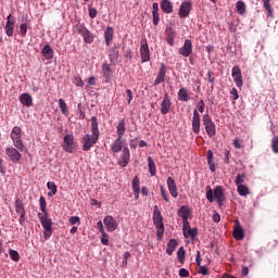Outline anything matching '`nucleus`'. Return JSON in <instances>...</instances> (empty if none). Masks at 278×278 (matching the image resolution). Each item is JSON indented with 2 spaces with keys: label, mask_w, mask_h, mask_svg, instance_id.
Instances as JSON below:
<instances>
[{
  "label": "nucleus",
  "mask_w": 278,
  "mask_h": 278,
  "mask_svg": "<svg viewBox=\"0 0 278 278\" xmlns=\"http://www.w3.org/2000/svg\"><path fill=\"white\" fill-rule=\"evenodd\" d=\"M101 131L99 130V119L91 117V135H85L81 139L83 151H90L99 142Z\"/></svg>",
  "instance_id": "1"
},
{
  "label": "nucleus",
  "mask_w": 278,
  "mask_h": 278,
  "mask_svg": "<svg viewBox=\"0 0 278 278\" xmlns=\"http://www.w3.org/2000/svg\"><path fill=\"white\" fill-rule=\"evenodd\" d=\"M38 218L45 229L43 237L46 240H49V238H51V233H53V222L49 218V213H38Z\"/></svg>",
  "instance_id": "2"
},
{
  "label": "nucleus",
  "mask_w": 278,
  "mask_h": 278,
  "mask_svg": "<svg viewBox=\"0 0 278 278\" xmlns=\"http://www.w3.org/2000/svg\"><path fill=\"white\" fill-rule=\"evenodd\" d=\"M10 136L15 149L18 151H25V144H23V129L15 126L12 128Z\"/></svg>",
  "instance_id": "3"
},
{
  "label": "nucleus",
  "mask_w": 278,
  "mask_h": 278,
  "mask_svg": "<svg viewBox=\"0 0 278 278\" xmlns=\"http://www.w3.org/2000/svg\"><path fill=\"white\" fill-rule=\"evenodd\" d=\"M153 223L156 227L157 238H162L164 236V217H162V212H160L157 205H154Z\"/></svg>",
  "instance_id": "4"
},
{
  "label": "nucleus",
  "mask_w": 278,
  "mask_h": 278,
  "mask_svg": "<svg viewBox=\"0 0 278 278\" xmlns=\"http://www.w3.org/2000/svg\"><path fill=\"white\" fill-rule=\"evenodd\" d=\"M75 34H79L84 38V42L92 45L94 42V35L84 24H76L74 26Z\"/></svg>",
  "instance_id": "5"
},
{
  "label": "nucleus",
  "mask_w": 278,
  "mask_h": 278,
  "mask_svg": "<svg viewBox=\"0 0 278 278\" xmlns=\"http://www.w3.org/2000/svg\"><path fill=\"white\" fill-rule=\"evenodd\" d=\"M202 122L208 138H214L216 136V124H214L210 114H204Z\"/></svg>",
  "instance_id": "6"
},
{
  "label": "nucleus",
  "mask_w": 278,
  "mask_h": 278,
  "mask_svg": "<svg viewBox=\"0 0 278 278\" xmlns=\"http://www.w3.org/2000/svg\"><path fill=\"white\" fill-rule=\"evenodd\" d=\"M62 147L65 153H73L76 149L75 137L73 135H65Z\"/></svg>",
  "instance_id": "7"
},
{
  "label": "nucleus",
  "mask_w": 278,
  "mask_h": 278,
  "mask_svg": "<svg viewBox=\"0 0 278 278\" xmlns=\"http://www.w3.org/2000/svg\"><path fill=\"white\" fill-rule=\"evenodd\" d=\"M140 45V58L142 64H144V62H149L151 60V52L149 51V43L147 42V39H141Z\"/></svg>",
  "instance_id": "8"
},
{
  "label": "nucleus",
  "mask_w": 278,
  "mask_h": 278,
  "mask_svg": "<svg viewBox=\"0 0 278 278\" xmlns=\"http://www.w3.org/2000/svg\"><path fill=\"white\" fill-rule=\"evenodd\" d=\"M190 12H192V2L190 1L181 2L178 11L179 18H188V16H190Z\"/></svg>",
  "instance_id": "9"
},
{
  "label": "nucleus",
  "mask_w": 278,
  "mask_h": 278,
  "mask_svg": "<svg viewBox=\"0 0 278 278\" xmlns=\"http://www.w3.org/2000/svg\"><path fill=\"white\" fill-rule=\"evenodd\" d=\"M231 75L237 88H241L244 81L242 80V70H240V66H233L231 70Z\"/></svg>",
  "instance_id": "10"
},
{
  "label": "nucleus",
  "mask_w": 278,
  "mask_h": 278,
  "mask_svg": "<svg viewBox=\"0 0 278 278\" xmlns=\"http://www.w3.org/2000/svg\"><path fill=\"white\" fill-rule=\"evenodd\" d=\"M103 223L106 227V231H110L111 233L118 229V223H116V219L111 215L105 216Z\"/></svg>",
  "instance_id": "11"
},
{
  "label": "nucleus",
  "mask_w": 278,
  "mask_h": 278,
  "mask_svg": "<svg viewBox=\"0 0 278 278\" xmlns=\"http://www.w3.org/2000/svg\"><path fill=\"white\" fill-rule=\"evenodd\" d=\"M170 108H173V102H170V96L166 92L161 103V114H168V112H170Z\"/></svg>",
  "instance_id": "12"
},
{
  "label": "nucleus",
  "mask_w": 278,
  "mask_h": 278,
  "mask_svg": "<svg viewBox=\"0 0 278 278\" xmlns=\"http://www.w3.org/2000/svg\"><path fill=\"white\" fill-rule=\"evenodd\" d=\"M182 58H190L192 53V41L190 39H186L184 46L178 50Z\"/></svg>",
  "instance_id": "13"
},
{
  "label": "nucleus",
  "mask_w": 278,
  "mask_h": 278,
  "mask_svg": "<svg viewBox=\"0 0 278 278\" xmlns=\"http://www.w3.org/2000/svg\"><path fill=\"white\" fill-rule=\"evenodd\" d=\"M192 131L193 134H199L201 131V115L197 110L193 111Z\"/></svg>",
  "instance_id": "14"
},
{
  "label": "nucleus",
  "mask_w": 278,
  "mask_h": 278,
  "mask_svg": "<svg viewBox=\"0 0 278 278\" xmlns=\"http://www.w3.org/2000/svg\"><path fill=\"white\" fill-rule=\"evenodd\" d=\"M232 236H233L235 240H244V230L242 229V226L240 225V220H235Z\"/></svg>",
  "instance_id": "15"
},
{
  "label": "nucleus",
  "mask_w": 278,
  "mask_h": 278,
  "mask_svg": "<svg viewBox=\"0 0 278 278\" xmlns=\"http://www.w3.org/2000/svg\"><path fill=\"white\" fill-rule=\"evenodd\" d=\"M5 154L10 157L11 162H21V152H18L17 148H8Z\"/></svg>",
  "instance_id": "16"
},
{
  "label": "nucleus",
  "mask_w": 278,
  "mask_h": 278,
  "mask_svg": "<svg viewBox=\"0 0 278 278\" xmlns=\"http://www.w3.org/2000/svg\"><path fill=\"white\" fill-rule=\"evenodd\" d=\"M14 17H12V14H9L7 17V25L4 26L5 34L9 37H12L14 35Z\"/></svg>",
  "instance_id": "17"
},
{
  "label": "nucleus",
  "mask_w": 278,
  "mask_h": 278,
  "mask_svg": "<svg viewBox=\"0 0 278 278\" xmlns=\"http://www.w3.org/2000/svg\"><path fill=\"white\" fill-rule=\"evenodd\" d=\"M165 34L167 45H169V47H175V38H177V31H175L173 27H167Z\"/></svg>",
  "instance_id": "18"
},
{
  "label": "nucleus",
  "mask_w": 278,
  "mask_h": 278,
  "mask_svg": "<svg viewBox=\"0 0 278 278\" xmlns=\"http://www.w3.org/2000/svg\"><path fill=\"white\" fill-rule=\"evenodd\" d=\"M164 77H166V65L164 63H161V67L154 80V86H160V84H164Z\"/></svg>",
  "instance_id": "19"
},
{
  "label": "nucleus",
  "mask_w": 278,
  "mask_h": 278,
  "mask_svg": "<svg viewBox=\"0 0 278 278\" xmlns=\"http://www.w3.org/2000/svg\"><path fill=\"white\" fill-rule=\"evenodd\" d=\"M167 188L174 199H177V197H179V193L177 192V184L175 182V179H173V177L167 178Z\"/></svg>",
  "instance_id": "20"
},
{
  "label": "nucleus",
  "mask_w": 278,
  "mask_h": 278,
  "mask_svg": "<svg viewBox=\"0 0 278 278\" xmlns=\"http://www.w3.org/2000/svg\"><path fill=\"white\" fill-rule=\"evenodd\" d=\"M195 262L198 264V273L199 275H203L204 277L210 275V269L207 267L201 265V251H197Z\"/></svg>",
  "instance_id": "21"
},
{
  "label": "nucleus",
  "mask_w": 278,
  "mask_h": 278,
  "mask_svg": "<svg viewBox=\"0 0 278 278\" xmlns=\"http://www.w3.org/2000/svg\"><path fill=\"white\" fill-rule=\"evenodd\" d=\"M129 157H131L129 148H124L122 155H121V161L118 162V164H119V166H122V168H125V166H127V164H129Z\"/></svg>",
  "instance_id": "22"
},
{
  "label": "nucleus",
  "mask_w": 278,
  "mask_h": 278,
  "mask_svg": "<svg viewBox=\"0 0 278 278\" xmlns=\"http://www.w3.org/2000/svg\"><path fill=\"white\" fill-rule=\"evenodd\" d=\"M109 58H110L111 64L116 65V62H118V48H117V46H113L109 50Z\"/></svg>",
  "instance_id": "23"
},
{
  "label": "nucleus",
  "mask_w": 278,
  "mask_h": 278,
  "mask_svg": "<svg viewBox=\"0 0 278 278\" xmlns=\"http://www.w3.org/2000/svg\"><path fill=\"white\" fill-rule=\"evenodd\" d=\"M214 197L217 200L218 205H223V201H225V192L220 186H217L214 189Z\"/></svg>",
  "instance_id": "24"
},
{
  "label": "nucleus",
  "mask_w": 278,
  "mask_h": 278,
  "mask_svg": "<svg viewBox=\"0 0 278 278\" xmlns=\"http://www.w3.org/2000/svg\"><path fill=\"white\" fill-rule=\"evenodd\" d=\"M20 102L26 108H31V105L34 104V99H31V96L29 93H23L20 96Z\"/></svg>",
  "instance_id": "25"
},
{
  "label": "nucleus",
  "mask_w": 278,
  "mask_h": 278,
  "mask_svg": "<svg viewBox=\"0 0 278 278\" xmlns=\"http://www.w3.org/2000/svg\"><path fill=\"white\" fill-rule=\"evenodd\" d=\"M112 153H121L123 151V138L117 137L111 146Z\"/></svg>",
  "instance_id": "26"
},
{
  "label": "nucleus",
  "mask_w": 278,
  "mask_h": 278,
  "mask_svg": "<svg viewBox=\"0 0 278 278\" xmlns=\"http://www.w3.org/2000/svg\"><path fill=\"white\" fill-rule=\"evenodd\" d=\"M161 10L165 14H173V2H170V0L161 1Z\"/></svg>",
  "instance_id": "27"
},
{
  "label": "nucleus",
  "mask_w": 278,
  "mask_h": 278,
  "mask_svg": "<svg viewBox=\"0 0 278 278\" xmlns=\"http://www.w3.org/2000/svg\"><path fill=\"white\" fill-rule=\"evenodd\" d=\"M178 245L179 242L177 241V239H170L166 247L167 255H172L173 253H175V250L177 249Z\"/></svg>",
  "instance_id": "28"
},
{
  "label": "nucleus",
  "mask_w": 278,
  "mask_h": 278,
  "mask_svg": "<svg viewBox=\"0 0 278 278\" xmlns=\"http://www.w3.org/2000/svg\"><path fill=\"white\" fill-rule=\"evenodd\" d=\"M178 216H180L182 220H188V218H190V208L186 205L181 206L178 210Z\"/></svg>",
  "instance_id": "29"
},
{
  "label": "nucleus",
  "mask_w": 278,
  "mask_h": 278,
  "mask_svg": "<svg viewBox=\"0 0 278 278\" xmlns=\"http://www.w3.org/2000/svg\"><path fill=\"white\" fill-rule=\"evenodd\" d=\"M102 73H103V77H105V79H112V68L110 67V64H108V62H104L102 64Z\"/></svg>",
  "instance_id": "30"
},
{
  "label": "nucleus",
  "mask_w": 278,
  "mask_h": 278,
  "mask_svg": "<svg viewBox=\"0 0 278 278\" xmlns=\"http://www.w3.org/2000/svg\"><path fill=\"white\" fill-rule=\"evenodd\" d=\"M41 53L46 60H53V49H51V46H45L41 50Z\"/></svg>",
  "instance_id": "31"
},
{
  "label": "nucleus",
  "mask_w": 278,
  "mask_h": 278,
  "mask_svg": "<svg viewBox=\"0 0 278 278\" xmlns=\"http://www.w3.org/2000/svg\"><path fill=\"white\" fill-rule=\"evenodd\" d=\"M125 131H126V128H125V118H123L117 127H116V134H117V138H122L123 139V136H125Z\"/></svg>",
  "instance_id": "32"
},
{
  "label": "nucleus",
  "mask_w": 278,
  "mask_h": 278,
  "mask_svg": "<svg viewBox=\"0 0 278 278\" xmlns=\"http://www.w3.org/2000/svg\"><path fill=\"white\" fill-rule=\"evenodd\" d=\"M178 101H184L187 103V101H190V97L188 96V89L180 88L178 91Z\"/></svg>",
  "instance_id": "33"
},
{
  "label": "nucleus",
  "mask_w": 278,
  "mask_h": 278,
  "mask_svg": "<svg viewBox=\"0 0 278 278\" xmlns=\"http://www.w3.org/2000/svg\"><path fill=\"white\" fill-rule=\"evenodd\" d=\"M104 38L106 46L110 47V42H112V38H114V29L112 27H108L104 31Z\"/></svg>",
  "instance_id": "34"
},
{
  "label": "nucleus",
  "mask_w": 278,
  "mask_h": 278,
  "mask_svg": "<svg viewBox=\"0 0 278 278\" xmlns=\"http://www.w3.org/2000/svg\"><path fill=\"white\" fill-rule=\"evenodd\" d=\"M185 238H191V240H194L199 233V230L197 228H189L188 230H185L182 232Z\"/></svg>",
  "instance_id": "35"
},
{
  "label": "nucleus",
  "mask_w": 278,
  "mask_h": 278,
  "mask_svg": "<svg viewBox=\"0 0 278 278\" xmlns=\"http://www.w3.org/2000/svg\"><path fill=\"white\" fill-rule=\"evenodd\" d=\"M15 212L16 214H25V204L18 198L15 200Z\"/></svg>",
  "instance_id": "36"
},
{
  "label": "nucleus",
  "mask_w": 278,
  "mask_h": 278,
  "mask_svg": "<svg viewBox=\"0 0 278 278\" xmlns=\"http://www.w3.org/2000/svg\"><path fill=\"white\" fill-rule=\"evenodd\" d=\"M236 10L238 12V14L242 15L247 13V4L244 3V1L239 0L236 3Z\"/></svg>",
  "instance_id": "37"
},
{
  "label": "nucleus",
  "mask_w": 278,
  "mask_h": 278,
  "mask_svg": "<svg viewBox=\"0 0 278 278\" xmlns=\"http://www.w3.org/2000/svg\"><path fill=\"white\" fill-rule=\"evenodd\" d=\"M59 108L64 116H68V105H66L64 99H59Z\"/></svg>",
  "instance_id": "38"
},
{
  "label": "nucleus",
  "mask_w": 278,
  "mask_h": 278,
  "mask_svg": "<svg viewBox=\"0 0 278 278\" xmlns=\"http://www.w3.org/2000/svg\"><path fill=\"white\" fill-rule=\"evenodd\" d=\"M262 1H263V8L267 12V16L273 18L274 15H273V8L270 7V0H262Z\"/></svg>",
  "instance_id": "39"
},
{
  "label": "nucleus",
  "mask_w": 278,
  "mask_h": 278,
  "mask_svg": "<svg viewBox=\"0 0 278 278\" xmlns=\"http://www.w3.org/2000/svg\"><path fill=\"white\" fill-rule=\"evenodd\" d=\"M148 166L150 175L154 176L156 173L155 161L151 156L148 157Z\"/></svg>",
  "instance_id": "40"
},
{
  "label": "nucleus",
  "mask_w": 278,
  "mask_h": 278,
  "mask_svg": "<svg viewBox=\"0 0 278 278\" xmlns=\"http://www.w3.org/2000/svg\"><path fill=\"white\" fill-rule=\"evenodd\" d=\"M237 192L240 197H247L249 194V187L239 185V187H237Z\"/></svg>",
  "instance_id": "41"
},
{
  "label": "nucleus",
  "mask_w": 278,
  "mask_h": 278,
  "mask_svg": "<svg viewBox=\"0 0 278 278\" xmlns=\"http://www.w3.org/2000/svg\"><path fill=\"white\" fill-rule=\"evenodd\" d=\"M177 258L180 262V264H184V261L186 260V250L184 247H180L177 251Z\"/></svg>",
  "instance_id": "42"
},
{
  "label": "nucleus",
  "mask_w": 278,
  "mask_h": 278,
  "mask_svg": "<svg viewBox=\"0 0 278 278\" xmlns=\"http://www.w3.org/2000/svg\"><path fill=\"white\" fill-rule=\"evenodd\" d=\"M245 179H247L245 174H238L237 177H236V180H235V185L237 187L243 186L242 184H244Z\"/></svg>",
  "instance_id": "43"
},
{
  "label": "nucleus",
  "mask_w": 278,
  "mask_h": 278,
  "mask_svg": "<svg viewBox=\"0 0 278 278\" xmlns=\"http://www.w3.org/2000/svg\"><path fill=\"white\" fill-rule=\"evenodd\" d=\"M9 255H10V258L13 262H18L21 260V255L18 254V252L16 250L10 249L9 250Z\"/></svg>",
  "instance_id": "44"
},
{
  "label": "nucleus",
  "mask_w": 278,
  "mask_h": 278,
  "mask_svg": "<svg viewBox=\"0 0 278 278\" xmlns=\"http://www.w3.org/2000/svg\"><path fill=\"white\" fill-rule=\"evenodd\" d=\"M39 205H40V211L42 212V214H49L47 212V200L42 195L39 199Z\"/></svg>",
  "instance_id": "45"
},
{
  "label": "nucleus",
  "mask_w": 278,
  "mask_h": 278,
  "mask_svg": "<svg viewBox=\"0 0 278 278\" xmlns=\"http://www.w3.org/2000/svg\"><path fill=\"white\" fill-rule=\"evenodd\" d=\"M47 188H48V190L51 191V193H49L51 197H53L54 194L58 193V186H55V182L49 181V182L47 184Z\"/></svg>",
  "instance_id": "46"
},
{
  "label": "nucleus",
  "mask_w": 278,
  "mask_h": 278,
  "mask_svg": "<svg viewBox=\"0 0 278 278\" xmlns=\"http://www.w3.org/2000/svg\"><path fill=\"white\" fill-rule=\"evenodd\" d=\"M132 190L134 192H140V178L138 176H135L132 179Z\"/></svg>",
  "instance_id": "47"
},
{
  "label": "nucleus",
  "mask_w": 278,
  "mask_h": 278,
  "mask_svg": "<svg viewBox=\"0 0 278 278\" xmlns=\"http://www.w3.org/2000/svg\"><path fill=\"white\" fill-rule=\"evenodd\" d=\"M206 199L210 203H214V191L210 186L206 187Z\"/></svg>",
  "instance_id": "48"
},
{
  "label": "nucleus",
  "mask_w": 278,
  "mask_h": 278,
  "mask_svg": "<svg viewBox=\"0 0 278 278\" xmlns=\"http://www.w3.org/2000/svg\"><path fill=\"white\" fill-rule=\"evenodd\" d=\"M271 151L278 153V135L274 136L271 139Z\"/></svg>",
  "instance_id": "49"
},
{
  "label": "nucleus",
  "mask_w": 278,
  "mask_h": 278,
  "mask_svg": "<svg viewBox=\"0 0 278 278\" xmlns=\"http://www.w3.org/2000/svg\"><path fill=\"white\" fill-rule=\"evenodd\" d=\"M101 243L104 245V247H108V244H110V236L106 235L105 232H102L101 233Z\"/></svg>",
  "instance_id": "50"
},
{
  "label": "nucleus",
  "mask_w": 278,
  "mask_h": 278,
  "mask_svg": "<svg viewBox=\"0 0 278 278\" xmlns=\"http://www.w3.org/2000/svg\"><path fill=\"white\" fill-rule=\"evenodd\" d=\"M88 12L91 18H97L98 11L92 8V4H88Z\"/></svg>",
  "instance_id": "51"
},
{
  "label": "nucleus",
  "mask_w": 278,
  "mask_h": 278,
  "mask_svg": "<svg viewBox=\"0 0 278 278\" xmlns=\"http://www.w3.org/2000/svg\"><path fill=\"white\" fill-rule=\"evenodd\" d=\"M160 190H161V197H163L165 203H170V199L168 198L166 190H164V186H161Z\"/></svg>",
  "instance_id": "52"
},
{
  "label": "nucleus",
  "mask_w": 278,
  "mask_h": 278,
  "mask_svg": "<svg viewBox=\"0 0 278 278\" xmlns=\"http://www.w3.org/2000/svg\"><path fill=\"white\" fill-rule=\"evenodd\" d=\"M153 25H160V11L152 12Z\"/></svg>",
  "instance_id": "53"
},
{
  "label": "nucleus",
  "mask_w": 278,
  "mask_h": 278,
  "mask_svg": "<svg viewBox=\"0 0 278 278\" xmlns=\"http://www.w3.org/2000/svg\"><path fill=\"white\" fill-rule=\"evenodd\" d=\"M20 35L22 36V38H25V36H27V24H21Z\"/></svg>",
  "instance_id": "54"
},
{
  "label": "nucleus",
  "mask_w": 278,
  "mask_h": 278,
  "mask_svg": "<svg viewBox=\"0 0 278 278\" xmlns=\"http://www.w3.org/2000/svg\"><path fill=\"white\" fill-rule=\"evenodd\" d=\"M206 160H207V164H212V162H214V152H212V150H207Z\"/></svg>",
  "instance_id": "55"
},
{
  "label": "nucleus",
  "mask_w": 278,
  "mask_h": 278,
  "mask_svg": "<svg viewBox=\"0 0 278 278\" xmlns=\"http://www.w3.org/2000/svg\"><path fill=\"white\" fill-rule=\"evenodd\" d=\"M198 110H199L200 114H203V112H205V101L200 100L198 102Z\"/></svg>",
  "instance_id": "56"
},
{
  "label": "nucleus",
  "mask_w": 278,
  "mask_h": 278,
  "mask_svg": "<svg viewBox=\"0 0 278 278\" xmlns=\"http://www.w3.org/2000/svg\"><path fill=\"white\" fill-rule=\"evenodd\" d=\"M178 275L179 277H190V271L186 268H180Z\"/></svg>",
  "instance_id": "57"
},
{
  "label": "nucleus",
  "mask_w": 278,
  "mask_h": 278,
  "mask_svg": "<svg viewBox=\"0 0 278 278\" xmlns=\"http://www.w3.org/2000/svg\"><path fill=\"white\" fill-rule=\"evenodd\" d=\"M70 223H71V225H79L81 222L79 219V216H72L70 218Z\"/></svg>",
  "instance_id": "58"
},
{
  "label": "nucleus",
  "mask_w": 278,
  "mask_h": 278,
  "mask_svg": "<svg viewBox=\"0 0 278 278\" xmlns=\"http://www.w3.org/2000/svg\"><path fill=\"white\" fill-rule=\"evenodd\" d=\"M230 94H232L233 101H238V99H240V96L238 94V89L236 88H232V90L230 91Z\"/></svg>",
  "instance_id": "59"
},
{
  "label": "nucleus",
  "mask_w": 278,
  "mask_h": 278,
  "mask_svg": "<svg viewBox=\"0 0 278 278\" xmlns=\"http://www.w3.org/2000/svg\"><path fill=\"white\" fill-rule=\"evenodd\" d=\"M182 223H184V226H182V233H184V232L188 231V229H191V228H190V223L188 222V219L182 220Z\"/></svg>",
  "instance_id": "60"
},
{
  "label": "nucleus",
  "mask_w": 278,
  "mask_h": 278,
  "mask_svg": "<svg viewBox=\"0 0 278 278\" xmlns=\"http://www.w3.org/2000/svg\"><path fill=\"white\" fill-rule=\"evenodd\" d=\"M74 84H75L76 86H79L80 88H83V86H84V80H81L80 77H76V78L74 79Z\"/></svg>",
  "instance_id": "61"
},
{
  "label": "nucleus",
  "mask_w": 278,
  "mask_h": 278,
  "mask_svg": "<svg viewBox=\"0 0 278 278\" xmlns=\"http://www.w3.org/2000/svg\"><path fill=\"white\" fill-rule=\"evenodd\" d=\"M97 227L100 231V233H105V228L103 227V222H98Z\"/></svg>",
  "instance_id": "62"
},
{
  "label": "nucleus",
  "mask_w": 278,
  "mask_h": 278,
  "mask_svg": "<svg viewBox=\"0 0 278 278\" xmlns=\"http://www.w3.org/2000/svg\"><path fill=\"white\" fill-rule=\"evenodd\" d=\"M126 97H128V103H131V101L134 99V92H131L130 89H127Z\"/></svg>",
  "instance_id": "63"
},
{
  "label": "nucleus",
  "mask_w": 278,
  "mask_h": 278,
  "mask_svg": "<svg viewBox=\"0 0 278 278\" xmlns=\"http://www.w3.org/2000/svg\"><path fill=\"white\" fill-rule=\"evenodd\" d=\"M18 223L22 227L25 225V213H20Z\"/></svg>",
  "instance_id": "64"
}]
</instances>
